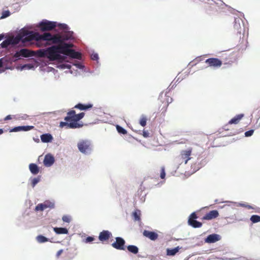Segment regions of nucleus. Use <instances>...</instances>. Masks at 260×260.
Here are the masks:
<instances>
[{
    "instance_id": "1",
    "label": "nucleus",
    "mask_w": 260,
    "mask_h": 260,
    "mask_svg": "<svg viewBox=\"0 0 260 260\" xmlns=\"http://www.w3.org/2000/svg\"><path fill=\"white\" fill-rule=\"evenodd\" d=\"M57 35L60 37V41L54 43V44H57V45H53L47 48V57L50 60H62L64 59V57L59 54V53H61L73 58L80 59L81 58V54L71 49L74 47V45L72 43L64 42L66 41L70 40L71 37V33L68 32L63 36H61L59 34ZM50 42L51 43L46 42L43 44V46H46L53 44L52 41Z\"/></svg>"
},
{
    "instance_id": "2",
    "label": "nucleus",
    "mask_w": 260,
    "mask_h": 260,
    "mask_svg": "<svg viewBox=\"0 0 260 260\" xmlns=\"http://www.w3.org/2000/svg\"><path fill=\"white\" fill-rule=\"evenodd\" d=\"M21 35L22 42L25 43L35 40L37 41L36 45L38 47L43 46V41H52V43L60 41V37L58 35H52L49 32H45L43 35H40L38 32L31 31L22 32Z\"/></svg>"
},
{
    "instance_id": "3",
    "label": "nucleus",
    "mask_w": 260,
    "mask_h": 260,
    "mask_svg": "<svg viewBox=\"0 0 260 260\" xmlns=\"http://www.w3.org/2000/svg\"><path fill=\"white\" fill-rule=\"evenodd\" d=\"M85 115V113L81 112L76 114L74 110H70L64 117L65 122H60L59 126L61 128L66 127V128H77L81 127L83 124H80L78 122L82 119Z\"/></svg>"
},
{
    "instance_id": "4",
    "label": "nucleus",
    "mask_w": 260,
    "mask_h": 260,
    "mask_svg": "<svg viewBox=\"0 0 260 260\" xmlns=\"http://www.w3.org/2000/svg\"><path fill=\"white\" fill-rule=\"evenodd\" d=\"M79 150L82 153L89 154L92 151V145L88 140H82L77 144Z\"/></svg>"
},
{
    "instance_id": "5",
    "label": "nucleus",
    "mask_w": 260,
    "mask_h": 260,
    "mask_svg": "<svg viewBox=\"0 0 260 260\" xmlns=\"http://www.w3.org/2000/svg\"><path fill=\"white\" fill-rule=\"evenodd\" d=\"M56 26V22L50 21L46 19L43 20L38 24V27L42 31L52 30Z\"/></svg>"
},
{
    "instance_id": "6",
    "label": "nucleus",
    "mask_w": 260,
    "mask_h": 260,
    "mask_svg": "<svg viewBox=\"0 0 260 260\" xmlns=\"http://www.w3.org/2000/svg\"><path fill=\"white\" fill-rule=\"evenodd\" d=\"M192 151V148H189L186 150H183L180 152L178 157V161L180 164H186L189 160L191 158V155Z\"/></svg>"
},
{
    "instance_id": "7",
    "label": "nucleus",
    "mask_w": 260,
    "mask_h": 260,
    "mask_svg": "<svg viewBox=\"0 0 260 260\" xmlns=\"http://www.w3.org/2000/svg\"><path fill=\"white\" fill-rule=\"evenodd\" d=\"M55 207L54 203L49 200L45 201L43 203L38 204L35 207L36 211H43L46 209H53Z\"/></svg>"
},
{
    "instance_id": "8",
    "label": "nucleus",
    "mask_w": 260,
    "mask_h": 260,
    "mask_svg": "<svg viewBox=\"0 0 260 260\" xmlns=\"http://www.w3.org/2000/svg\"><path fill=\"white\" fill-rule=\"evenodd\" d=\"M35 55V52L34 51H30L27 49H21L19 51H17L14 56L15 58H18L20 56L24 57H31Z\"/></svg>"
},
{
    "instance_id": "9",
    "label": "nucleus",
    "mask_w": 260,
    "mask_h": 260,
    "mask_svg": "<svg viewBox=\"0 0 260 260\" xmlns=\"http://www.w3.org/2000/svg\"><path fill=\"white\" fill-rule=\"evenodd\" d=\"M125 241L121 237H116L115 242L112 244V246L118 250H124Z\"/></svg>"
},
{
    "instance_id": "10",
    "label": "nucleus",
    "mask_w": 260,
    "mask_h": 260,
    "mask_svg": "<svg viewBox=\"0 0 260 260\" xmlns=\"http://www.w3.org/2000/svg\"><path fill=\"white\" fill-rule=\"evenodd\" d=\"M198 216L194 212L191 213L188 220V224L194 228L201 227L202 223L196 220Z\"/></svg>"
},
{
    "instance_id": "11",
    "label": "nucleus",
    "mask_w": 260,
    "mask_h": 260,
    "mask_svg": "<svg viewBox=\"0 0 260 260\" xmlns=\"http://www.w3.org/2000/svg\"><path fill=\"white\" fill-rule=\"evenodd\" d=\"M205 62L209 67L219 68L222 65V61L217 58H210L206 60Z\"/></svg>"
},
{
    "instance_id": "12",
    "label": "nucleus",
    "mask_w": 260,
    "mask_h": 260,
    "mask_svg": "<svg viewBox=\"0 0 260 260\" xmlns=\"http://www.w3.org/2000/svg\"><path fill=\"white\" fill-rule=\"evenodd\" d=\"M57 26L58 27V29L60 30H62V31L60 32H58L57 34H59L61 36H63L64 35L67 34L68 32L71 33V37L70 38V40L73 39V32L72 31L69 30L68 26L64 23H57Z\"/></svg>"
},
{
    "instance_id": "13",
    "label": "nucleus",
    "mask_w": 260,
    "mask_h": 260,
    "mask_svg": "<svg viewBox=\"0 0 260 260\" xmlns=\"http://www.w3.org/2000/svg\"><path fill=\"white\" fill-rule=\"evenodd\" d=\"M112 237L111 232L107 230H103L100 232L99 236V239L102 243L107 241Z\"/></svg>"
},
{
    "instance_id": "14",
    "label": "nucleus",
    "mask_w": 260,
    "mask_h": 260,
    "mask_svg": "<svg viewBox=\"0 0 260 260\" xmlns=\"http://www.w3.org/2000/svg\"><path fill=\"white\" fill-rule=\"evenodd\" d=\"M219 216L218 212L216 210H212L209 212L207 213L205 216H204L202 218L203 220H211L214 218H217Z\"/></svg>"
},
{
    "instance_id": "15",
    "label": "nucleus",
    "mask_w": 260,
    "mask_h": 260,
    "mask_svg": "<svg viewBox=\"0 0 260 260\" xmlns=\"http://www.w3.org/2000/svg\"><path fill=\"white\" fill-rule=\"evenodd\" d=\"M54 157L51 154H47L45 155L43 163L45 166L46 167H50L51 166L54 162Z\"/></svg>"
},
{
    "instance_id": "16",
    "label": "nucleus",
    "mask_w": 260,
    "mask_h": 260,
    "mask_svg": "<svg viewBox=\"0 0 260 260\" xmlns=\"http://www.w3.org/2000/svg\"><path fill=\"white\" fill-rule=\"evenodd\" d=\"M220 240V236L216 234L209 235L205 240L207 243H213Z\"/></svg>"
},
{
    "instance_id": "17",
    "label": "nucleus",
    "mask_w": 260,
    "mask_h": 260,
    "mask_svg": "<svg viewBox=\"0 0 260 260\" xmlns=\"http://www.w3.org/2000/svg\"><path fill=\"white\" fill-rule=\"evenodd\" d=\"M143 234L145 237L153 241L156 240L158 237V235L157 233L147 230H144Z\"/></svg>"
},
{
    "instance_id": "18",
    "label": "nucleus",
    "mask_w": 260,
    "mask_h": 260,
    "mask_svg": "<svg viewBox=\"0 0 260 260\" xmlns=\"http://www.w3.org/2000/svg\"><path fill=\"white\" fill-rule=\"evenodd\" d=\"M35 128L34 126H19L11 129L10 132H17L19 131H28L33 129Z\"/></svg>"
},
{
    "instance_id": "19",
    "label": "nucleus",
    "mask_w": 260,
    "mask_h": 260,
    "mask_svg": "<svg viewBox=\"0 0 260 260\" xmlns=\"http://www.w3.org/2000/svg\"><path fill=\"white\" fill-rule=\"evenodd\" d=\"M93 107V105L91 104H88L86 105H84L81 103H79L77 105H76L74 108L75 109H78L80 110H86L89 109Z\"/></svg>"
},
{
    "instance_id": "20",
    "label": "nucleus",
    "mask_w": 260,
    "mask_h": 260,
    "mask_svg": "<svg viewBox=\"0 0 260 260\" xmlns=\"http://www.w3.org/2000/svg\"><path fill=\"white\" fill-rule=\"evenodd\" d=\"M11 42V45H16L20 41L22 42V38L21 33L18 34L15 37L9 38Z\"/></svg>"
},
{
    "instance_id": "21",
    "label": "nucleus",
    "mask_w": 260,
    "mask_h": 260,
    "mask_svg": "<svg viewBox=\"0 0 260 260\" xmlns=\"http://www.w3.org/2000/svg\"><path fill=\"white\" fill-rule=\"evenodd\" d=\"M243 117H244L243 114H240L237 115L234 118H233L231 120H230L228 123L230 124H238Z\"/></svg>"
},
{
    "instance_id": "22",
    "label": "nucleus",
    "mask_w": 260,
    "mask_h": 260,
    "mask_svg": "<svg viewBox=\"0 0 260 260\" xmlns=\"http://www.w3.org/2000/svg\"><path fill=\"white\" fill-rule=\"evenodd\" d=\"M41 141L44 143H48L53 139L52 135L50 134H43L41 136Z\"/></svg>"
},
{
    "instance_id": "23",
    "label": "nucleus",
    "mask_w": 260,
    "mask_h": 260,
    "mask_svg": "<svg viewBox=\"0 0 260 260\" xmlns=\"http://www.w3.org/2000/svg\"><path fill=\"white\" fill-rule=\"evenodd\" d=\"M29 169L30 172L34 175H36L39 172V168L35 164H30L29 165Z\"/></svg>"
},
{
    "instance_id": "24",
    "label": "nucleus",
    "mask_w": 260,
    "mask_h": 260,
    "mask_svg": "<svg viewBox=\"0 0 260 260\" xmlns=\"http://www.w3.org/2000/svg\"><path fill=\"white\" fill-rule=\"evenodd\" d=\"M54 231L57 234H67L68 233V230L67 229L64 228H54Z\"/></svg>"
},
{
    "instance_id": "25",
    "label": "nucleus",
    "mask_w": 260,
    "mask_h": 260,
    "mask_svg": "<svg viewBox=\"0 0 260 260\" xmlns=\"http://www.w3.org/2000/svg\"><path fill=\"white\" fill-rule=\"evenodd\" d=\"M35 52V55H37L40 57H47V49H40Z\"/></svg>"
},
{
    "instance_id": "26",
    "label": "nucleus",
    "mask_w": 260,
    "mask_h": 260,
    "mask_svg": "<svg viewBox=\"0 0 260 260\" xmlns=\"http://www.w3.org/2000/svg\"><path fill=\"white\" fill-rule=\"evenodd\" d=\"M141 211L136 210L133 213V216L135 221H141Z\"/></svg>"
},
{
    "instance_id": "27",
    "label": "nucleus",
    "mask_w": 260,
    "mask_h": 260,
    "mask_svg": "<svg viewBox=\"0 0 260 260\" xmlns=\"http://www.w3.org/2000/svg\"><path fill=\"white\" fill-rule=\"evenodd\" d=\"M128 251L132 253L137 254L138 253L139 249L135 245H128L127 247Z\"/></svg>"
},
{
    "instance_id": "28",
    "label": "nucleus",
    "mask_w": 260,
    "mask_h": 260,
    "mask_svg": "<svg viewBox=\"0 0 260 260\" xmlns=\"http://www.w3.org/2000/svg\"><path fill=\"white\" fill-rule=\"evenodd\" d=\"M36 240L38 242L40 243H45L48 241H50L49 239L46 238L43 235H40L36 237Z\"/></svg>"
},
{
    "instance_id": "29",
    "label": "nucleus",
    "mask_w": 260,
    "mask_h": 260,
    "mask_svg": "<svg viewBox=\"0 0 260 260\" xmlns=\"http://www.w3.org/2000/svg\"><path fill=\"white\" fill-rule=\"evenodd\" d=\"M179 247H175L173 249H167V253L168 255H175L179 251Z\"/></svg>"
},
{
    "instance_id": "30",
    "label": "nucleus",
    "mask_w": 260,
    "mask_h": 260,
    "mask_svg": "<svg viewBox=\"0 0 260 260\" xmlns=\"http://www.w3.org/2000/svg\"><path fill=\"white\" fill-rule=\"evenodd\" d=\"M250 220L252 223H256L260 221V216L257 215H253L250 217Z\"/></svg>"
},
{
    "instance_id": "31",
    "label": "nucleus",
    "mask_w": 260,
    "mask_h": 260,
    "mask_svg": "<svg viewBox=\"0 0 260 260\" xmlns=\"http://www.w3.org/2000/svg\"><path fill=\"white\" fill-rule=\"evenodd\" d=\"M10 45H11V42H10V39L8 38L7 39V40H5L4 41H3L1 44V46L2 48H7V47H8Z\"/></svg>"
},
{
    "instance_id": "32",
    "label": "nucleus",
    "mask_w": 260,
    "mask_h": 260,
    "mask_svg": "<svg viewBox=\"0 0 260 260\" xmlns=\"http://www.w3.org/2000/svg\"><path fill=\"white\" fill-rule=\"evenodd\" d=\"M116 129H117V132L120 134H122L123 135L127 134V131L124 128H123L122 127H121L119 125H117L116 126Z\"/></svg>"
},
{
    "instance_id": "33",
    "label": "nucleus",
    "mask_w": 260,
    "mask_h": 260,
    "mask_svg": "<svg viewBox=\"0 0 260 260\" xmlns=\"http://www.w3.org/2000/svg\"><path fill=\"white\" fill-rule=\"evenodd\" d=\"M234 27L235 29L237 31V32L239 34L241 33V27L239 23H237V22L236 21L234 24Z\"/></svg>"
},
{
    "instance_id": "34",
    "label": "nucleus",
    "mask_w": 260,
    "mask_h": 260,
    "mask_svg": "<svg viewBox=\"0 0 260 260\" xmlns=\"http://www.w3.org/2000/svg\"><path fill=\"white\" fill-rule=\"evenodd\" d=\"M147 118L145 116H142L140 120V124L142 126H145L147 123Z\"/></svg>"
},
{
    "instance_id": "35",
    "label": "nucleus",
    "mask_w": 260,
    "mask_h": 260,
    "mask_svg": "<svg viewBox=\"0 0 260 260\" xmlns=\"http://www.w3.org/2000/svg\"><path fill=\"white\" fill-rule=\"evenodd\" d=\"M94 240V238L93 237H90V236H89L88 237H87L85 239H84L83 240V242L85 243H91L92 242H93Z\"/></svg>"
},
{
    "instance_id": "36",
    "label": "nucleus",
    "mask_w": 260,
    "mask_h": 260,
    "mask_svg": "<svg viewBox=\"0 0 260 260\" xmlns=\"http://www.w3.org/2000/svg\"><path fill=\"white\" fill-rule=\"evenodd\" d=\"M62 219L64 222L67 223H69L71 220V217L69 215H63L62 217Z\"/></svg>"
},
{
    "instance_id": "37",
    "label": "nucleus",
    "mask_w": 260,
    "mask_h": 260,
    "mask_svg": "<svg viewBox=\"0 0 260 260\" xmlns=\"http://www.w3.org/2000/svg\"><path fill=\"white\" fill-rule=\"evenodd\" d=\"M166 176V173L165 168L164 167L161 168L160 177L161 179H164Z\"/></svg>"
},
{
    "instance_id": "38",
    "label": "nucleus",
    "mask_w": 260,
    "mask_h": 260,
    "mask_svg": "<svg viewBox=\"0 0 260 260\" xmlns=\"http://www.w3.org/2000/svg\"><path fill=\"white\" fill-rule=\"evenodd\" d=\"M10 15V12L9 11H4L2 13V16H1V18H5L8 16H9Z\"/></svg>"
},
{
    "instance_id": "39",
    "label": "nucleus",
    "mask_w": 260,
    "mask_h": 260,
    "mask_svg": "<svg viewBox=\"0 0 260 260\" xmlns=\"http://www.w3.org/2000/svg\"><path fill=\"white\" fill-rule=\"evenodd\" d=\"M253 132H254V130H253V129H251L248 131H247L245 133V136L246 137H250L252 135V134H253Z\"/></svg>"
},
{
    "instance_id": "40",
    "label": "nucleus",
    "mask_w": 260,
    "mask_h": 260,
    "mask_svg": "<svg viewBox=\"0 0 260 260\" xmlns=\"http://www.w3.org/2000/svg\"><path fill=\"white\" fill-rule=\"evenodd\" d=\"M39 181V179L35 178L32 180V186H35Z\"/></svg>"
},
{
    "instance_id": "41",
    "label": "nucleus",
    "mask_w": 260,
    "mask_h": 260,
    "mask_svg": "<svg viewBox=\"0 0 260 260\" xmlns=\"http://www.w3.org/2000/svg\"><path fill=\"white\" fill-rule=\"evenodd\" d=\"M91 58L93 60H97L99 59L98 54L96 53L92 54L91 56Z\"/></svg>"
},
{
    "instance_id": "42",
    "label": "nucleus",
    "mask_w": 260,
    "mask_h": 260,
    "mask_svg": "<svg viewBox=\"0 0 260 260\" xmlns=\"http://www.w3.org/2000/svg\"><path fill=\"white\" fill-rule=\"evenodd\" d=\"M62 252H63L62 249H60L59 251H58L56 254V257L57 258H58L59 257V256L61 255V254L62 253Z\"/></svg>"
},
{
    "instance_id": "43",
    "label": "nucleus",
    "mask_w": 260,
    "mask_h": 260,
    "mask_svg": "<svg viewBox=\"0 0 260 260\" xmlns=\"http://www.w3.org/2000/svg\"><path fill=\"white\" fill-rule=\"evenodd\" d=\"M12 118V117L11 115H7L5 118H4V120L5 121L6 120H10V119H11Z\"/></svg>"
},
{
    "instance_id": "44",
    "label": "nucleus",
    "mask_w": 260,
    "mask_h": 260,
    "mask_svg": "<svg viewBox=\"0 0 260 260\" xmlns=\"http://www.w3.org/2000/svg\"><path fill=\"white\" fill-rule=\"evenodd\" d=\"M143 136L144 137H148V134L146 132H143Z\"/></svg>"
},
{
    "instance_id": "45",
    "label": "nucleus",
    "mask_w": 260,
    "mask_h": 260,
    "mask_svg": "<svg viewBox=\"0 0 260 260\" xmlns=\"http://www.w3.org/2000/svg\"><path fill=\"white\" fill-rule=\"evenodd\" d=\"M243 206L246 207L248 209H252L253 208L251 206L249 205H243Z\"/></svg>"
},
{
    "instance_id": "46",
    "label": "nucleus",
    "mask_w": 260,
    "mask_h": 260,
    "mask_svg": "<svg viewBox=\"0 0 260 260\" xmlns=\"http://www.w3.org/2000/svg\"><path fill=\"white\" fill-rule=\"evenodd\" d=\"M3 59H0V68L3 67Z\"/></svg>"
},
{
    "instance_id": "47",
    "label": "nucleus",
    "mask_w": 260,
    "mask_h": 260,
    "mask_svg": "<svg viewBox=\"0 0 260 260\" xmlns=\"http://www.w3.org/2000/svg\"><path fill=\"white\" fill-rule=\"evenodd\" d=\"M76 65L77 66H78V67L79 68H80V69H81V68H82V66L80 64H79V63L76 64Z\"/></svg>"
},
{
    "instance_id": "48",
    "label": "nucleus",
    "mask_w": 260,
    "mask_h": 260,
    "mask_svg": "<svg viewBox=\"0 0 260 260\" xmlns=\"http://www.w3.org/2000/svg\"><path fill=\"white\" fill-rule=\"evenodd\" d=\"M4 36L3 35H0V41L3 39Z\"/></svg>"
},
{
    "instance_id": "49",
    "label": "nucleus",
    "mask_w": 260,
    "mask_h": 260,
    "mask_svg": "<svg viewBox=\"0 0 260 260\" xmlns=\"http://www.w3.org/2000/svg\"><path fill=\"white\" fill-rule=\"evenodd\" d=\"M4 131L3 129L2 128H0V135L2 134L3 133Z\"/></svg>"
},
{
    "instance_id": "50",
    "label": "nucleus",
    "mask_w": 260,
    "mask_h": 260,
    "mask_svg": "<svg viewBox=\"0 0 260 260\" xmlns=\"http://www.w3.org/2000/svg\"><path fill=\"white\" fill-rule=\"evenodd\" d=\"M169 105V102H168V101H167V106H168Z\"/></svg>"
}]
</instances>
